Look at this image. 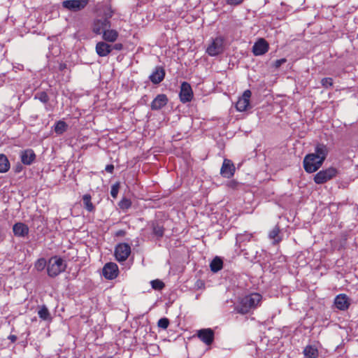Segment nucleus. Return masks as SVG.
Returning <instances> with one entry per match:
<instances>
[{
    "mask_svg": "<svg viewBox=\"0 0 358 358\" xmlns=\"http://www.w3.org/2000/svg\"><path fill=\"white\" fill-rule=\"evenodd\" d=\"M118 37V32L115 29H107L103 34L102 38L108 42H115Z\"/></svg>",
    "mask_w": 358,
    "mask_h": 358,
    "instance_id": "nucleus-24",
    "label": "nucleus"
},
{
    "mask_svg": "<svg viewBox=\"0 0 358 358\" xmlns=\"http://www.w3.org/2000/svg\"><path fill=\"white\" fill-rule=\"evenodd\" d=\"M268 50V43L264 38H260L252 47V52L256 56L264 55Z\"/></svg>",
    "mask_w": 358,
    "mask_h": 358,
    "instance_id": "nucleus-14",
    "label": "nucleus"
},
{
    "mask_svg": "<svg viewBox=\"0 0 358 358\" xmlns=\"http://www.w3.org/2000/svg\"><path fill=\"white\" fill-rule=\"evenodd\" d=\"M303 168L307 173H311L317 171L323 164L322 162L317 158L313 154L310 153L303 159Z\"/></svg>",
    "mask_w": 358,
    "mask_h": 358,
    "instance_id": "nucleus-4",
    "label": "nucleus"
},
{
    "mask_svg": "<svg viewBox=\"0 0 358 358\" xmlns=\"http://www.w3.org/2000/svg\"><path fill=\"white\" fill-rule=\"evenodd\" d=\"M22 170V166L21 165H18L16 166V169H15V172L17 173H19Z\"/></svg>",
    "mask_w": 358,
    "mask_h": 358,
    "instance_id": "nucleus-46",
    "label": "nucleus"
},
{
    "mask_svg": "<svg viewBox=\"0 0 358 358\" xmlns=\"http://www.w3.org/2000/svg\"><path fill=\"white\" fill-rule=\"evenodd\" d=\"M131 201L127 198H123L119 202V206L122 210H127L131 207Z\"/></svg>",
    "mask_w": 358,
    "mask_h": 358,
    "instance_id": "nucleus-35",
    "label": "nucleus"
},
{
    "mask_svg": "<svg viewBox=\"0 0 358 358\" xmlns=\"http://www.w3.org/2000/svg\"><path fill=\"white\" fill-rule=\"evenodd\" d=\"M105 169L108 173H113L114 170V166L113 164H108L106 166Z\"/></svg>",
    "mask_w": 358,
    "mask_h": 358,
    "instance_id": "nucleus-42",
    "label": "nucleus"
},
{
    "mask_svg": "<svg viewBox=\"0 0 358 358\" xmlns=\"http://www.w3.org/2000/svg\"><path fill=\"white\" fill-rule=\"evenodd\" d=\"M112 50V45L104 41L98 42L96 45V52L99 57H106Z\"/></svg>",
    "mask_w": 358,
    "mask_h": 358,
    "instance_id": "nucleus-21",
    "label": "nucleus"
},
{
    "mask_svg": "<svg viewBox=\"0 0 358 358\" xmlns=\"http://www.w3.org/2000/svg\"><path fill=\"white\" fill-rule=\"evenodd\" d=\"M168 98L166 94H158L152 101L150 107L152 110H158L162 108L168 103Z\"/></svg>",
    "mask_w": 358,
    "mask_h": 358,
    "instance_id": "nucleus-16",
    "label": "nucleus"
},
{
    "mask_svg": "<svg viewBox=\"0 0 358 358\" xmlns=\"http://www.w3.org/2000/svg\"><path fill=\"white\" fill-rule=\"evenodd\" d=\"M152 230L153 235L155 236L157 239H160L163 237L164 234V227L159 222H153L152 223Z\"/></svg>",
    "mask_w": 358,
    "mask_h": 358,
    "instance_id": "nucleus-23",
    "label": "nucleus"
},
{
    "mask_svg": "<svg viewBox=\"0 0 358 358\" xmlns=\"http://www.w3.org/2000/svg\"><path fill=\"white\" fill-rule=\"evenodd\" d=\"M322 85L325 88H329L333 85V79L331 78H324L321 80Z\"/></svg>",
    "mask_w": 358,
    "mask_h": 358,
    "instance_id": "nucleus-37",
    "label": "nucleus"
},
{
    "mask_svg": "<svg viewBox=\"0 0 358 358\" xmlns=\"http://www.w3.org/2000/svg\"><path fill=\"white\" fill-rule=\"evenodd\" d=\"M337 173L336 169L329 167L317 172L314 177V181L316 184L321 185L336 177Z\"/></svg>",
    "mask_w": 358,
    "mask_h": 358,
    "instance_id": "nucleus-5",
    "label": "nucleus"
},
{
    "mask_svg": "<svg viewBox=\"0 0 358 358\" xmlns=\"http://www.w3.org/2000/svg\"><path fill=\"white\" fill-rule=\"evenodd\" d=\"M91 196L89 194H84L83 196V202L84 208L88 211V212H93L95 209L94 206L91 201Z\"/></svg>",
    "mask_w": 358,
    "mask_h": 358,
    "instance_id": "nucleus-27",
    "label": "nucleus"
},
{
    "mask_svg": "<svg viewBox=\"0 0 358 358\" xmlns=\"http://www.w3.org/2000/svg\"><path fill=\"white\" fill-rule=\"evenodd\" d=\"M66 268L64 261L59 257H52L48 264V274L50 277L54 278L64 272Z\"/></svg>",
    "mask_w": 358,
    "mask_h": 358,
    "instance_id": "nucleus-3",
    "label": "nucleus"
},
{
    "mask_svg": "<svg viewBox=\"0 0 358 358\" xmlns=\"http://www.w3.org/2000/svg\"><path fill=\"white\" fill-rule=\"evenodd\" d=\"M223 267V261L220 257H215L210 264V268L212 272L217 273Z\"/></svg>",
    "mask_w": 358,
    "mask_h": 358,
    "instance_id": "nucleus-25",
    "label": "nucleus"
},
{
    "mask_svg": "<svg viewBox=\"0 0 358 358\" xmlns=\"http://www.w3.org/2000/svg\"><path fill=\"white\" fill-rule=\"evenodd\" d=\"M180 99L183 103L190 101L193 97V92L191 85L187 83L183 82L180 86Z\"/></svg>",
    "mask_w": 358,
    "mask_h": 358,
    "instance_id": "nucleus-9",
    "label": "nucleus"
},
{
    "mask_svg": "<svg viewBox=\"0 0 358 358\" xmlns=\"http://www.w3.org/2000/svg\"><path fill=\"white\" fill-rule=\"evenodd\" d=\"M252 235L251 234L244 233L239 234L236 235V245L241 250V251L243 253V255L249 259L250 257H248V253L245 252V249H243L242 247L245 242H249L252 238Z\"/></svg>",
    "mask_w": 358,
    "mask_h": 358,
    "instance_id": "nucleus-15",
    "label": "nucleus"
},
{
    "mask_svg": "<svg viewBox=\"0 0 358 358\" xmlns=\"http://www.w3.org/2000/svg\"><path fill=\"white\" fill-rule=\"evenodd\" d=\"M334 304L338 309L341 310H345L350 306L349 298L346 294H338L334 299Z\"/></svg>",
    "mask_w": 358,
    "mask_h": 358,
    "instance_id": "nucleus-17",
    "label": "nucleus"
},
{
    "mask_svg": "<svg viewBox=\"0 0 358 358\" xmlns=\"http://www.w3.org/2000/svg\"><path fill=\"white\" fill-rule=\"evenodd\" d=\"M329 153L327 146L323 143H317L315 148V152L313 154L324 163Z\"/></svg>",
    "mask_w": 358,
    "mask_h": 358,
    "instance_id": "nucleus-18",
    "label": "nucleus"
},
{
    "mask_svg": "<svg viewBox=\"0 0 358 358\" xmlns=\"http://www.w3.org/2000/svg\"><path fill=\"white\" fill-rule=\"evenodd\" d=\"M105 358H114L113 356L106 357Z\"/></svg>",
    "mask_w": 358,
    "mask_h": 358,
    "instance_id": "nucleus-48",
    "label": "nucleus"
},
{
    "mask_svg": "<svg viewBox=\"0 0 358 358\" xmlns=\"http://www.w3.org/2000/svg\"><path fill=\"white\" fill-rule=\"evenodd\" d=\"M244 0H225L227 5L229 6H237L241 4Z\"/></svg>",
    "mask_w": 358,
    "mask_h": 358,
    "instance_id": "nucleus-40",
    "label": "nucleus"
},
{
    "mask_svg": "<svg viewBox=\"0 0 358 358\" xmlns=\"http://www.w3.org/2000/svg\"><path fill=\"white\" fill-rule=\"evenodd\" d=\"M67 128V124L64 121L59 120L55 125V131L57 134L61 135L66 131Z\"/></svg>",
    "mask_w": 358,
    "mask_h": 358,
    "instance_id": "nucleus-30",
    "label": "nucleus"
},
{
    "mask_svg": "<svg viewBox=\"0 0 358 358\" xmlns=\"http://www.w3.org/2000/svg\"><path fill=\"white\" fill-rule=\"evenodd\" d=\"M20 158L24 165H31L36 159V155L33 150L27 149L21 152Z\"/></svg>",
    "mask_w": 358,
    "mask_h": 358,
    "instance_id": "nucleus-20",
    "label": "nucleus"
},
{
    "mask_svg": "<svg viewBox=\"0 0 358 358\" xmlns=\"http://www.w3.org/2000/svg\"><path fill=\"white\" fill-rule=\"evenodd\" d=\"M262 296L258 293H252L240 299L235 306L236 313L244 315L256 308L262 301Z\"/></svg>",
    "mask_w": 358,
    "mask_h": 358,
    "instance_id": "nucleus-1",
    "label": "nucleus"
},
{
    "mask_svg": "<svg viewBox=\"0 0 358 358\" xmlns=\"http://www.w3.org/2000/svg\"><path fill=\"white\" fill-rule=\"evenodd\" d=\"M286 62H287V59L285 58H282V59H277V60L275 61V62L273 63V66L275 69H278L281 65L285 64Z\"/></svg>",
    "mask_w": 358,
    "mask_h": 358,
    "instance_id": "nucleus-39",
    "label": "nucleus"
},
{
    "mask_svg": "<svg viewBox=\"0 0 358 358\" xmlns=\"http://www.w3.org/2000/svg\"><path fill=\"white\" fill-rule=\"evenodd\" d=\"M65 68H66V64H61L59 65V69H60V70H63V69H64Z\"/></svg>",
    "mask_w": 358,
    "mask_h": 358,
    "instance_id": "nucleus-47",
    "label": "nucleus"
},
{
    "mask_svg": "<svg viewBox=\"0 0 358 358\" xmlns=\"http://www.w3.org/2000/svg\"><path fill=\"white\" fill-rule=\"evenodd\" d=\"M235 170L233 162L228 159H224L220 169L221 176L226 178H231L234 175Z\"/></svg>",
    "mask_w": 358,
    "mask_h": 358,
    "instance_id": "nucleus-12",
    "label": "nucleus"
},
{
    "mask_svg": "<svg viewBox=\"0 0 358 358\" xmlns=\"http://www.w3.org/2000/svg\"><path fill=\"white\" fill-rule=\"evenodd\" d=\"M34 98L36 99H38L40 101H41L43 103H46L49 101V96L45 92H37L35 94Z\"/></svg>",
    "mask_w": 358,
    "mask_h": 358,
    "instance_id": "nucleus-31",
    "label": "nucleus"
},
{
    "mask_svg": "<svg viewBox=\"0 0 358 358\" xmlns=\"http://www.w3.org/2000/svg\"><path fill=\"white\" fill-rule=\"evenodd\" d=\"M224 51V38L222 36L216 37L212 40L211 43L206 49V52L211 57L217 56Z\"/></svg>",
    "mask_w": 358,
    "mask_h": 358,
    "instance_id": "nucleus-6",
    "label": "nucleus"
},
{
    "mask_svg": "<svg viewBox=\"0 0 358 358\" xmlns=\"http://www.w3.org/2000/svg\"><path fill=\"white\" fill-rule=\"evenodd\" d=\"M196 286H197V287H198V288H201V287H203V286H204V283H203L202 281H201V280H198V281L196 282Z\"/></svg>",
    "mask_w": 358,
    "mask_h": 358,
    "instance_id": "nucleus-45",
    "label": "nucleus"
},
{
    "mask_svg": "<svg viewBox=\"0 0 358 358\" xmlns=\"http://www.w3.org/2000/svg\"><path fill=\"white\" fill-rule=\"evenodd\" d=\"M38 317L45 321H51L52 317L50 313L45 306H43L38 311Z\"/></svg>",
    "mask_w": 358,
    "mask_h": 358,
    "instance_id": "nucleus-29",
    "label": "nucleus"
},
{
    "mask_svg": "<svg viewBox=\"0 0 358 358\" xmlns=\"http://www.w3.org/2000/svg\"><path fill=\"white\" fill-rule=\"evenodd\" d=\"M13 231L15 236L24 237L29 234V227L22 222H17L13 225Z\"/></svg>",
    "mask_w": 358,
    "mask_h": 358,
    "instance_id": "nucleus-22",
    "label": "nucleus"
},
{
    "mask_svg": "<svg viewBox=\"0 0 358 358\" xmlns=\"http://www.w3.org/2000/svg\"><path fill=\"white\" fill-rule=\"evenodd\" d=\"M8 338L12 342L15 343L17 341V336L15 335H10Z\"/></svg>",
    "mask_w": 358,
    "mask_h": 358,
    "instance_id": "nucleus-44",
    "label": "nucleus"
},
{
    "mask_svg": "<svg viewBox=\"0 0 358 358\" xmlns=\"http://www.w3.org/2000/svg\"><path fill=\"white\" fill-rule=\"evenodd\" d=\"M88 3L89 0H65L62 6L71 12H78L84 9Z\"/></svg>",
    "mask_w": 358,
    "mask_h": 358,
    "instance_id": "nucleus-7",
    "label": "nucleus"
},
{
    "mask_svg": "<svg viewBox=\"0 0 358 358\" xmlns=\"http://www.w3.org/2000/svg\"><path fill=\"white\" fill-rule=\"evenodd\" d=\"M303 355L306 358H317L319 353L315 346L307 345L303 350Z\"/></svg>",
    "mask_w": 358,
    "mask_h": 358,
    "instance_id": "nucleus-26",
    "label": "nucleus"
},
{
    "mask_svg": "<svg viewBox=\"0 0 358 358\" xmlns=\"http://www.w3.org/2000/svg\"><path fill=\"white\" fill-rule=\"evenodd\" d=\"M251 94L250 90H247L243 92L242 96L238 99L236 104V108L238 111H245L248 108Z\"/></svg>",
    "mask_w": 358,
    "mask_h": 358,
    "instance_id": "nucleus-11",
    "label": "nucleus"
},
{
    "mask_svg": "<svg viewBox=\"0 0 358 358\" xmlns=\"http://www.w3.org/2000/svg\"><path fill=\"white\" fill-rule=\"evenodd\" d=\"M126 234V231L124 230L120 229L115 232V236L116 237L124 236Z\"/></svg>",
    "mask_w": 358,
    "mask_h": 358,
    "instance_id": "nucleus-41",
    "label": "nucleus"
},
{
    "mask_svg": "<svg viewBox=\"0 0 358 358\" xmlns=\"http://www.w3.org/2000/svg\"><path fill=\"white\" fill-rule=\"evenodd\" d=\"M122 44L121 43H116L113 46H112L113 49H115L117 50H120L122 49Z\"/></svg>",
    "mask_w": 358,
    "mask_h": 358,
    "instance_id": "nucleus-43",
    "label": "nucleus"
},
{
    "mask_svg": "<svg viewBox=\"0 0 358 358\" xmlns=\"http://www.w3.org/2000/svg\"><path fill=\"white\" fill-rule=\"evenodd\" d=\"M197 336L207 345H210L214 341V331L209 328L198 331Z\"/></svg>",
    "mask_w": 358,
    "mask_h": 358,
    "instance_id": "nucleus-13",
    "label": "nucleus"
},
{
    "mask_svg": "<svg viewBox=\"0 0 358 358\" xmlns=\"http://www.w3.org/2000/svg\"><path fill=\"white\" fill-rule=\"evenodd\" d=\"M46 266H48L47 262L44 258H41L38 259L35 264V268L38 271H43Z\"/></svg>",
    "mask_w": 358,
    "mask_h": 358,
    "instance_id": "nucleus-33",
    "label": "nucleus"
},
{
    "mask_svg": "<svg viewBox=\"0 0 358 358\" xmlns=\"http://www.w3.org/2000/svg\"><path fill=\"white\" fill-rule=\"evenodd\" d=\"M118 266L115 263L109 262L103 268V276L108 280H113L118 275Z\"/></svg>",
    "mask_w": 358,
    "mask_h": 358,
    "instance_id": "nucleus-10",
    "label": "nucleus"
},
{
    "mask_svg": "<svg viewBox=\"0 0 358 358\" xmlns=\"http://www.w3.org/2000/svg\"><path fill=\"white\" fill-rule=\"evenodd\" d=\"M152 289L156 290H161L164 287V283L160 280H153L150 282Z\"/></svg>",
    "mask_w": 358,
    "mask_h": 358,
    "instance_id": "nucleus-34",
    "label": "nucleus"
},
{
    "mask_svg": "<svg viewBox=\"0 0 358 358\" xmlns=\"http://www.w3.org/2000/svg\"><path fill=\"white\" fill-rule=\"evenodd\" d=\"M120 188V184L118 182L114 184L111 187L110 194L113 198L115 199L117 196Z\"/></svg>",
    "mask_w": 358,
    "mask_h": 358,
    "instance_id": "nucleus-38",
    "label": "nucleus"
},
{
    "mask_svg": "<svg viewBox=\"0 0 358 358\" xmlns=\"http://www.w3.org/2000/svg\"><path fill=\"white\" fill-rule=\"evenodd\" d=\"M164 69L162 66H157L149 76V78L152 83L159 84L164 80Z\"/></svg>",
    "mask_w": 358,
    "mask_h": 358,
    "instance_id": "nucleus-19",
    "label": "nucleus"
},
{
    "mask_svg": "<svg viewBox=\"0 0 358 358\" xmlns=\"http://www.w3.org/2000/svg\"><path fill=\"white\" fill-rule=\"evenodd\" d=\"M280 233V229L278 227H274L269 233V238L274 240V243H278L280 239L278 237Z\"/></svg>",
    "mask_w": 358,
    "mask_h": 358,
    "instance_id": "nucleus-32",
    "label": "nucleus"
},
{
    "mask_svg": "<svg viewBox=\"0 0 358 358\" xmlns=\"http://www.w3.org/2000/svg\"><path fill=\"white\" fill-rule=\"evenodd\" d=\"M157 325L159 328L166 329L169 325V320L166 317H163L159 320Z\"/></svg>",
    "mask_w": 358,
    "mask_h": 358,
    "instance_id": "nucleus-36",
    "label": "nucleus"
},
{
    "mask_svg": "<svg viewBox=\"0 0 358 358\" xmlns=\"http://www.w3.org/2000/svg\"><path fill=\"white\" fill-rule=\"evenodd\" d=\"M131 253V248L128 243H120L115 249V256L118 262L125 261Z\"/></svg>",
    "mask_w": 358,
    "mask_h": 358,
    "instance_id": "nucleus-8",
    "label": "nucleus"
},
{
    "mask_svg": "<svg viewBox=\"0 0 358 358\" xmlns=\"http://www.w3.org/2000/svg\"><path fill=\"white\" fill-rule=\"evenodd\" d=\"M113 16V11L108 9V12L101 17H96L92 24V31L93 33L100 35L102 34L107 29L110 28L111 24L110 19Z\"/></svg>",
    "mask_w": 358,
    "mask_h": 358,
    "instance_id": "nucleus-2",
    "label": "nucleus"
},
{
    "mask_svg": "<svg viewBox=\"0 0 358 358\" xmlns=\"http://www.w3.org/2000/svg\"><path fill=\"white\" fill-rule=\"evenodd\" d=\"M10 163L3 154H0V173H6L9 170Z\"/></svg>",
    "mask_w": 358,
    "mask_h": 358,
    "instance_id": "nucleus-28",
    "label": "nucleus"
}]
</instances>
